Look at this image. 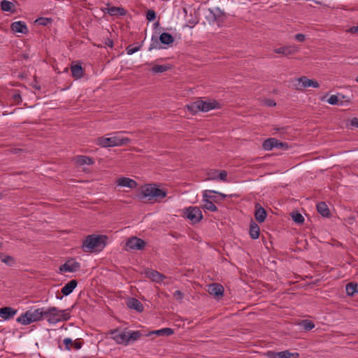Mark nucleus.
<instances>
[{"instance_id":"nucleus-35","label":"nucleus","mask_w":358,"mask_h":358,"mask_svg":"<svg viewBox=\"0 0 358 358\" xmlns=\"http://www.w3.org/2000/svg\"><path fill=\"white\" fill-rule=\"evenodd\" d=\"M345 291L348 296H352L355 294H357V290L355 286V282H349L345 285Z\"/></svg>"},{"instance_id":"nucleus-1","label":"nucleus","mask_w":358,"mask_h":358,"mask_svg":"<svg viewBox=\"0 0 358 358\" xmlns=\"http://www.w3.org/2000/svg\"><path fill=\"white\" fill-rule=\"evenodd\" d=\"M166 194L165 190L158 188L155 184H147L143 187L138 196L141 201L152 203L160 202Z\"/></svg>"},{"instance_id":"nucleus-31","label":"nucleus","mask_w":358,"mask_h":358,"mask_svg":"<svg viewBox=\"0 0 358 358\" xmlns=\"http://www.w3.org/2000/svg\"><path fill=\"white\" fill-rule=\"evenodd\" d=\"M159 40L162 44L169 45L173 42L174 38L171 34L164 32L160 35Z\"/></svg>"},{"instance_id":"nucleus-44","label":"nucleus","mask_w":358,"mask_h":358,"mask_svg":"<svg viewBox=\"0 0 358 358\" xmlns=\"http://www.w3.org/2000/svg\"><path fill=\"white\" fill-rule=\"evenodd\" d=\"M156 17V13L153 10H149L146 13V19L150 22L153 21Z\"/></svg>"},{"instance_id":"nucleus-28","label":"nucleus","mask_w":358,"mask_h":358,"mask_svg":"<svg viewBox=\"0 0 358 358\" xmlns=\"http://www.w3.org/2000/svg\"><path fill=\"white\" fill-rule=\"evenodd\" d=\"M1 8L2 10L6 12L14 13L15 11L14 3L7 0L1 1Z\"/></svg>"},{"instance_id":"nucleus-51","label":"nucleus","mask_w":358,"mask_h":358,"mask_svg":"<svg viewBox=\"0 0 358 358\" xmlns=\"http://www.w3.org/2000/svg\"><path fill=\"white\" fill-rule=\"evenodd\" d=\"M13 99L15 101H16L17 103H19L22 101L21 96L19 93H16V94H13Z\"/></svg>"},{"instance_id":"nucleus-26","label":"nucleus","mask_w":358,"mask_h":358,"mask_svg":"<svg viewBox=\"0 0 358 358\" xmlns=\"http://www.w3.org/2000/svg\"><path fill=\"white\" fill-rule=\"evenodd\" d=\"M76 163L80 166H83L85 164L91 165L94 164V160L92 158L87 156H77L75 159Z\"/></svg>"},{"instance_id":"nucleus-19","label":"nucleus","mask_w":358,"mask_h":358,"mask_svg":"<svg viewBox=\"0 0 358 358\" xmlns=\"http://www.w3.org/2000/svg\"><path fill=\"white\" fill-rule=\"evenodd\" d=\"M113 338L117 343L122 344L126 343L128 344L127 340V334L126 333H120L117 330H115L112 332Z\"/></svg>"},{"instance_id":"nucleus-54","label":"nucleus","mask_w":358,"mask_h":358,"mask_svg":"<svg viewBox=\"0 0 358 358\" xmlns=\"http://www.w3.org/2000/svg\"><path fill=\"white\" fill-rule=\"evenodd\" d=\"M349 31L350 33H352V34H358V26H354V27H352L350 29H349Z\"/></svg>"},{"instance_id":"nucleus-58","label":"nucleus","mask_w":358,"mask_h":358,"mask_svg":"<svg viewBox=\"0 0 358 358\" xmlns=\"http://www.w3.org/2000/svg\"><path fill=\"white\" fill-rule=\"evenodd\" d=\"M266 104L268 106H275L276 103L273 100L269 99L266 101Z\"/></svg>"},{"instance_id":"nucleus-20","label":"nucleus","mask_w":358,"mask_h":358,"mask_svg":"<svg viewBox=\"0 0 358 358\" xmlns=\"http://www.w3.org/2000/svg\"><path fill=\"white\" fill-rule=\"evenodd\" d=\"M266 210L259 206V204H256L255 206V217L257 221L259 222H263L266 217Z\"/></svg>"},{"instance_id":"nucleus-48","label":"nucleus","mask_w":358,"mask_h":358,"mask_svg":"<svg viewBox=\"0 0 358 358\" xmlns=\"http://www.w3.org/2000/svg\"><path fill=\"white\" fill-rule=\"evenodd\" d=\"M295 39L298 41L303 42L306 39V36L304 34H297L294 36Z\"/></svg>"},{"instance_id":"nucleus-21","label":"nucleus","mask_w":358,"mask_h":358,"mask_svg":"<svg viewBox=\"0 0 358 358\" xmlns=\"http://www.w3.org/2000/svg\"><path fill=\"white\" fill-rule=\"evenodd\" d=\"M29 313V315L30 317H31L32 322H37L40 320H43V308H40L35 309L34 310H27Z\"/></svg>"},{"instance_id":"nucleus-30","label":"nucleus","mask_w":358,"mask_h":358,"mask_svg":"<svg viewBox=\"0 0 358 358\" xmlns=\"http://www.w3.org/2000/svg\"><path fill=\"white\" fill-rule=\"evenodd\" d=\"M185 108L192 114L195 115L199 111H201L200 109V103H199V99L190 103L189 104L187 105Z\"/></svg>"},{"instance_id":"nucleus-60","label":"nucleus","mask_w":358,"mask_h":358,"mask_svg":"<svg viewBox=\"0 0 358 358\" xmlns=\"http://www.w3.org/2000/svg\"><path fill=\"white\" fill-rule=\"evenodd\" d=\"M216 194H219L220 196H222V198H223V199H224V198H226V197H227V195H226V194H224L220 193V192H217V193H216Z\"/></svg>"},{"instance_id":"nucleus-36","label":"nucleus","mask_w":358,"mask_h":358,"mask_svg":"<svg viewBox=\"0 0 358 358\" xmlns=\"http://www.w3.org/2000/svg\"><path fill=\"white\" fill-rule=\"evenodd\" d=\"M154 334L158 336H171L173 334L174 331L171 328H164L159 330H157L153 332Z\"/></svg>"},{"instance_id":"nucleus-18","label":"nucleus","mask_w":358,"mask_h":358,"mask_svg":"<svg viewBox=\"0 0 358 358\" xmlns=\"http://www.w3.org/2000/svg\"><path fill=\"white\" fill-rule=\"evenodd\" d=\"M17 313V310L10 307L0 308V317L3 320H8L13 317Z\"/></svg>"},{"instance_id":"nucleus-55","label":"nucleus","mask_w":358,"mask_h":358,"mask_svg":"<svg viewBox=\"0 0 358 358\" xmlns=\"http://www.w3.org/2000/svg\"><path fill=\"white\" fill-rule=\"evenodd\" d=\"M273 129L275 131L276 133L277 132L284 133L286 128L285 127H275Z\"/></svg>"},{"instance_id":"nucleus-39","label":"nucleus","mask_w":358,"mask_h":358,"mask_svg":"<svg viewBox=\"0 0 358 358\" xmlns=\"http://www.w3.org/2000/svg\"><path fill=\"white\" fill-rule=\"evenodd\" d=\"M208 180H217L218 179V171L217 169H210L207 173Z\"/></svg>"},{"instance_id":"nucleus-4","label":"nucleus","mask_w":358,"mask_h":358,"mask_svg":"<svg viewBox=\"0 0 358 358\" xmlns=\"http://www.w3.org/2000/svg\"><path fill=\"white\" fill-rule=\"evenodd\" d=\"M129 138H121L119 136L110 137H100L97 139V144L103 148L122 146L130 143Z\"/></svg>"},{"instance_id":"nucleus-23","label":"nucleus","mask_w":358,"mask_h":358,"mask_svg":"<svg viewBox=\"0 0 358 358\" xmlns=\"http://www.w3.org/2000/svg\"><path fill=\"white\" fill-rule=\"evenodd\" d=\"M278 145V139L275 138H270L265 140L262 143V148L264 150H271L273 148H276Z\"/></svg>"},{"instance_id":"nucleus-15","label":"nucleus","mask_w":358,"mask_h":358,"mask_svg":"<svg viewBox=\"0 0 358 358\" xmlns=\"http://www.w3.org/2000/svg\"><path fill=\"white\" fill-rule=\"evenodd\" d=\"M117 184L121 187H127L130 189H135L138 184L137 182L129 178L122 177L117 180Z\"/></svg>"},{"instance_id":"nucleus-6","label":"nucleus","mask_w":358,"mask_h":358,"mask_svg":"<svg viewBox=\"0 0 358 358\" xmlns=\"http://www.w3.org/2000/svg\"><path fill=\"white\" fill-rule=\"evenodd\" d=\"M185 215L192 223L199 222L203 217L201 210L196 206H190L186 208Z\"/></svg>"},{"instance_id":"nucleus-7","label":"nucleus","mask_w":358,"mask_h":358,"mask_svg":"<svg viewBox=\"0 0 358 358\" xmlns=\"http://www.w3.org/2000/svg\"><path fill=\"white\" fill-rule=\"evenodd\" d=\"M209 193H217V192L214 190H205L203 192V201L204 203L202 206V208L211 212L217 211L218 209L214 204V202L208 200V197H210Z\"/></svg>"},{"instance_id":"nucleus-2","label":"nucleus","mask_w":358,"mask_h":358,"mask_svg":"<svg viewBox=\"0 0 358 358\" xmlns=\"http://www.w3.org/2000/svg\"><path fill=\"white\" fill-rule=\"evenodd\" d=\"M107 236L103 235L92 234L86 237L82 248L85 252L101 251L106 245Z\"/></svg>"},{"instance_id":"nucleus-33","label":"nucleus","mask_w":358,"mask_h":358,"mask_svg":"<svg viewBox=\"0 0 358 358\" xmlns=\"http://www.w3.org/2000/svg\"><path fill=\"white\" fill-rule=\"evenodd\" d=\"M171 69V66L169 64H163V65H154L151 71L155 73H159L165 72Z\"/></svg>"},{"instance_id":"nucleus-34","label":"nucleus","mask_w":358,"mask_h":358,"mask_svg":"<svg viewBox=\"0 0 358 358\" xmlns=\"http://www.w3.org/2000/svg\"><path fill=\"white\" fill-rule=\"evenodd\" d=\"M17 322L24 325L29 324L33 322L31 317H29V313L27 311L25 313L21 315L17 319Z\"/></svg>"},{"instance_id":"nucleus-56","label":"nucleus","mask_w":358,"mask_h":358,"mask_svg":"<svg viewBox=\"0 0 358 358\" xmlns=\"http://www.w3.org/2000/svg\"><path fill=\"white\" fill-rule=\"evenodd\" d=\"M211 193H209L210 197H208V200H210L211 201L217 203L218 201L217 196L210 195Z\"/></svg>"},{"instance_id":"nucleus-3","label":"nucleus","mask_w":358,"mask_h":358,"mask_svg":"<svg viewBox=\"0 0 358 358\" xmlns=\"http://www.w3.org/2000/svg\"><path fill=\"white\" fill-rule=\"evenodd\" d=\"M70 317L69 310H59L55 306L43 308V318L46 319L50 324L67 321Z\"/></svg>"},{"instance_id":"nucleus-50","label":"nucleus","mask_w":358,"mask_h":358,"mask_svg":"<svg viewBox=\"0 0 358 358\" xmlns=\"http://www.w3.org/2000/svg\"><path fill=\"white\" fill-rule=\"evenodd\" d=\"M350 125L358 128V118L353 117L350 121Z\"/></svg>"},{"instance_id":"nucleus-41","label":"nucleus","mask_w":358,"mask_h":358,"mask_svg":"<svg viewBox=\"0 0 358 358\" xmlns=\"http://www.w3.org/2000/svg\"><path fill=\"white\" fill-rule=\"evenodd\" d=\"M141 333L139 331H132L131 333L129 334V336L127 335L128 343L129 342L130 340H132V341L138 340L141 337Z\"/></svg>"},{"instance_id":"nucleus-57","label":"nucleus","mask_w":358,"mask_h":358,"mask_svg":"<svg viewBox=\"0 0 358 358\" xmlns=\"http://www.w3.org/2000/svg\"><path fill=\"white\" fill-rule=\"evenodd\" d=\"M74 348L76 349V350H79L82 347V343L80 342H78V341H76L73 343Z\"/></svg>"},{"instance_id":"nucleus-8","label":"nucleus","mask_w":358,"mask_h":358,"mask_svg":"<svg viewBox=\"0 0 358 358\" xmlns=\"http://www.w3.org/2000/svg\"><path fill=\"white\" fill-rule=\"evenodd\" d=\"M80 264L79 262L71 259L66 262L59 267L61 272H75L80 269Z\"/></svg>"},{"instance_id":"nucleus-24","label":"nucleus","mask_w":358,"mask_h":358,"mask_svg":"<svg viewBox=\"0 0 358 358\" xmlns=\"http://www.w3.org/2000/svg\"><path fill=\"white\" fill-rule=\"evenodd\" d=\"M317 212L323 217H328L330 215V211L325 202H320L317 204Z\"/></svg>"},{"instance_id":"nucleus-42","label":"nucleus","mask_w":358,"mask_h":358,"mask_svg":"<svg viewBox=\"0 0 358 358\" xmlns=\"http://www.w3.org/2000/svg\"><path fill=\"white\" fill-rule=\"evenodd\" d=\"M327 102L331 105L340 104L343 105V102L339 103V98L337 95H331L327 100Z\"/></svg>"},{"instance_id":"nucleus-11","label":"nucleus","mask_w":358,"mask_h":358,"mask_svg":"<svg viewBox=\"0 0 358 358\" xmlns=\"http://www.w3.org/2000/svg\"><path fill=\"white\" fill-rule=\"evenodd\" d=\"M266 355L268 358H290L292 356L299 357L298 353H291L288 350H285L282 352H274V351H268L266 353Z\"/></svg>"},{"instance_id":"nucleus-29","label":"nucleus","mask_w":358,"mask_h":358,"mask_svg":"<svg viewBox=\"0 0 358 358\" xmlns=\"http://www.w3.org/2000/svg\"><path fill=\"white\" fill-rule=\"evenodd\" d=\"M71 74L73 78H80L83 76V69L79 64L73 65L71 67Z\"/></svg>"},{"instance_id":"nucleus-10","label":"nucleus","mask_w":358,"mask_h":358,"mask_svg":"<svg viewBox=\"0 0 358 358\" xmlns=\"http://www.w3.org/2000/svg\"><path fill=\"white\" fill-rule=\"evenodd\" d=\"M299 51V48L294 45L283 46L274 50L277 54H281L284 56H289L295 54Z\"/></svg>"},{"instance_id":"nucleus-27","label":"nucleus","mask_w":358,"mask_h":358,"mask_svg":"<svg viewBox=\"0 0 358 358\" xmlns=\"http://www.w3.org/2000/svg\"><path fill=\"white\" fill-rule=\"evenodd\" d=\"M106 9H107V13L110 15L123 16V15H126V10L123 8H121V7L112 6L110 8H107Z\"/></svg>"},{"instance_id":"nucleus-16","label":"nucleus","mask_w":358,"mask_h":358,"mask_svg":"<svg viewBox=\"0 0 358 358\" xmlns=\"http://www.w3.org/2000/svg\"><path fill=\"white\" fill-rule=\"evenodd\" d=\"M10 27H11V29L15 32L24 34L28 33L27 26L26 25L25 22H22V21H17V22H13L11 24Z\"/></svg>"},{"instance_id":"nucleus-64","label":"nucleus","mask_w":358,"mask_h":358,"mask_svg":"<svg viewBox=\"0 0 358 358\" xmlns=\"http://www.w3.org/2000/svg\"><path fill=\"white\" fill-rule=\"evenodd\" d=\"M1 247V243H0V248Z\"/></svg>"},{"instance_id":"nucleus-62","label":"nucleus","mask_w":358,"mask_h":358,"mask_svg":"<svg viewBox=\"0 0 358 358\" xmlns=\"http://www.w3.org/2000/svg\"><path fill=\"white\" fill-rule=\"evenodd\" d=\"M356 82L358 83V76L355 78Z\"/></svg>"},{"instance_id":"nucleus-52","label":"nucleus","mask_w":358,"mask_h":358,"mask_svg":"<svg viewBox=\"0 0 358 358\" xmlns=\"http://www.w3.org/2000/svg\"><path fill=\"white\" fill-rule=\"evenodd\" d=\"M105 45L110 47V48H113V41L110 39V38H106V41H105Z\"/></svg>"},{"instance_id":"nucleus-22","label":"nucleus","mask_w":358,"mask_h":358,"mask_svg":"<svg viewBox=\"0 0 358 358\" xmlns=\"http://www.w3.org/2000/svg\"><path fill=\"white\" fill-rule=\"evenodd\" d=\"M77 285V280H72L62 288L61 292L64 296H68L73 291V289L76 287Z\"/></svg>"},{"instance_id":"nucleus-45","label":"nucleus","mask_w":358,"mask_h":358,"mask_svg":"<svg viewBox=\"0 0 358 358\" xmlns=\"http://www.w3.org/2000/svg\"><path fill=\"white\" fill-rule=\"evenodd\" d=\"M183 296H184V294L180 290H176L173 293V297L177 301H181L183 299Z\"/></svg>"},{"instance_id":"nucleus-38","label":"nucleus","mask_w":358,"mask_h":358,"mask_svg":"<svg viewBox=\"0 0 358 358\" xmlns=\"http://www.w3.org/2000/svg\"><path fill=\"white\" fill-rule=\"evenodd\" d=\"M292 218L294 220V222L296 224H302L304 222V218L303 215L299 213H292Z\"/></svg>"},{"instance_id":"nucleus-12","label":"nucleus","mask_w":358,"mask_h":358,"mask_svg":"<svg viewBox=\"0 0 358 358\" xmlns=\"http://www.w3.org/2000/svg\"><path fill=\"white\" fill-rule=\"evenodd\" d=\"M208 292L210 295L220 297L224 294V287L219 283H213L208 286Z\"/></svg>"},{"instance_id":"nucleus-47","label":"nucleus","mask_w":358,"mask_h":358,"mask_svg":"<svg viewBox=\"0 0 358 358\" xmlns=\"http://www.w3.org/2000/svg\"><path fill=\"white\" fill-rule=\"evenodd\" d=\"M227 172L224 170L218 173V178L222 181H227Z\"/></svg>"},{"instance_id":"nucleus-53","label":"nucleus","mask_w":358,"mask_h":358,"mask_svg":"<svg viewBox=\"0 0 358 358\" xmlns=\"http://www.w3.org/2000/svg\"><path fill=\"white\" fill-rule=\"evenodd\" d=\"M310 87L318 88L320 87V84L315 80H310Z\"/></svg>"},{"instance_id":"nucleus-43","label":"nucleus","mask_w":358,"mask_h":358,"mask_svg":"<svg viewBox=\"0 0 358 358\" xmlns=\"http://www.w3.org/2000/svg\"><path fill=\"white\" fill-rule=\"evenodd\" d=\"M301 324L303 325L304 329L306 331L311 330L315 327V324L308 320H303Z\"/></svg>"},{"instance_id":"nucleus-37","label":"nucleus","mask_w":358,"mask_h":358,"mask_svg":"<svg viewBox=\"0 0 358 358\" xmlns=\"http://www.w3.org/2000/svg\"><path fill=\"white\" fill-rule=\"evenodd\" d=\"M160 41L157 38V37L152 36L151 39V43L149 47V50H152L153 49H159L161 48L160 46Z\"/></svg>"},{"instance_id":"nucleus-63","label":"nucleus","mask_w":358,"mask_h":358,"mask_svg":"<svg viewBox=\"0 0 358 358\" xmlns=\"http://www.w3.org/2000/svg\"><path fill=\"white\" fill-rule=\"evenodd\" d=\"M341 98L342 99H344L345 98V96L344 95H341Z\"/></svg>"},{"instance_id":"nucleus-61","label":"nucleus","mask_w":358,"mask_h":358,"mask_svg":"<svg viewBox=\"0 0 358 358\" xmlns=\"http://www.w3.org/2000/svg\"><path fill=\"white\" fill-rule=\"evenodd\" d=\"M355 286H356V288H357V292H358V282H355Z\"/></svg>"},{"instance_id":"nucleus-40","label":"nucleus","mask_w":358,"mask_h":358,"mask_svg":"<svg viewBox=\"0 0 358 358\" xmlns=\"http://www.w3.org/2000/svg\"><path fill=\"white\" fill-rule=\"evenodd\" d=\"M141 48V45H137V46H134L133 45H129L127 48H126V50H127V53L128 55H132L135 52H136L137 51H138Z\"/></svg>"},{"instance_id":"nucleus-46","label":"nucleus","mask_w":358,"mask_h":358,"mask_svg":"<svg viewBox=\"0 0 358 358\" xmlns=\"http://www.w3.org/2000/svg\"><path fill=\"white\" fill-rule=\"evenodd\" d=\"M289 148L288 144L287 143H283L278 140V145L276 148L278 149H282V150H287Z\"/></svg>"},{"instance_id":"nucleus-25","label":"nucleus","mask_w":358,"mask_h":358,"mask_svg":"<svg viewBox=\"0 0 358 358\" xmlns=\"http://www.w3.org/2000/svg\"><path fill=\"white\" fill-rule=\"evenodd\" d=\"M259 227L255 222L251 221L250 224V236L252 239H257L259 236Z\"/></svg>"},{"instance_id":"nucleus-5","label":"nucleus","mask_w":358,"mask_h":358,"mask_svg":"<svg viewBox=\"0 0 358 358\" xmlns=\"http://www.w3.org/2000/svg\"><path fill=\"white\" fill-rule=\"evenodd\" d=\"M145 245L146 243L143 239L136 236H132L127 241L125 244V250L127 251L130 250H142L144 249Z\"/></svg>"},{"instance_id":"nucleus-59","label":"nucleus","mask_w":358,"mask_h":358,"mask_svg":"<svg viewBox=\"0 0 358 358\" xmlns=\"http://www.w3.org/2000/svg\"><path fill=\"white\" fill-rule=\"evenodd\" d=\"M48 19H45V18H40L39 20H38L37 21H40V24H43V25H45L46 23L45 22V20H47Z\"/></svg>"},{"instance_id":"nucleus-13","label":"nucleus","mask_w":358,"mask_h":358,"mask_svg":"<svg viewBox=\"0 0 358 358\" xmlns=\"http://www.w3.org/2000/svg\"><path fill=\"white\" fill-rule=\"evenodd\" d=\"M294 89L298 91H302L306 87H310V79L306 76H302L294 80Z\"/></svg>"},{"instance_id":"nucleus-32","label":"nucleus","mask_w":358,"mask_h":358,"mask_svg":"<svg viewBox=\"0 0 358 358\" xmlns=\"http://www.w3.org/2000/svg\"><path fill=\"white\" fill-rule=\"evenodd\" d=\"M0 259L2 262L10 266L15 264V260L13 257L6 255L3 252H0Z\"/></svg>"},{"instance_id":"nucleus-17","label":"nucleus","mask_w":358,"mask_h":358,"mask_svg":"<svg viewBox=\"0 0 358 358\" xmlns=\"http://www.w3.org/2000/svg\"><path fill=\"white\" fill-rule=\"evenodd\" d=\"M127 305L129 308L134 309L139 313L143 311V306L142 303L135 298L129 299L127 302Z\"/></svg>"},{"instance_id":"nucleus-9","label":"nucleus","mask_w":358,"mask_h":358,"mask_svg":"<svg viewBox=\"0 0 358 358\" xmlns=\"http://www.w3.org/2000/svg\"><path fill=\"white\" fill-rule=\"evenodd\" d=\"M200 110L202 112H208L210 110L220 108V104L215 100L203 101L199 99Z\"/></svg>"},{"instance_id":"nucleus-14","label":"nucleus","mask_w":358,"mask_h":358,"mask_svg":"<svg viewBox=\"0 0 358 358\" xmlns=\"http://www.w3.org/2000/svg\"><path fill=\"white\" fill-rule=\"evenodd\" d=\"M145 274L146 277L156 282H160L166 278L164 275L153 269H146L145 271Z\"/></svg>"},{"instance_id":"nucleus-49","label":"nucleus","mask_w":358,"mask_h":358,"mask_svg":"<svg viewBox=\"0 0 358 358\" xmlns=\"http://www.w3.org/2000/svg\"><path fill=\"white\" fill-rule=\"evenodd\" d=\"M64 344H65V345H66V348L67 350H70V348H69V345L70 344H73V341H72V340H71V338H65V339L64 340Z\"/></svg>"}]
</instances>
